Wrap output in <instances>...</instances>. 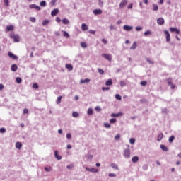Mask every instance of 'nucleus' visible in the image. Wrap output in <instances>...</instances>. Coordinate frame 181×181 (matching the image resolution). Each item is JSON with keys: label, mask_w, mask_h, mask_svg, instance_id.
<instances>
[{"label": "nucleus", "mask_w": 181, "mask_h": 181, "mask_svg": "<svg viewBox=\"0 0 181 181\" xmlns=\"http://www.w3.org/2000/svg\"><path fill=\"white\" fill-rule=\"evenodd\" d=\"M93 13L94 15H101V13H103V11H101V9H95L93 11Z\"/></svg>", "instance_id": "14"}, {"label": "nucleus", "mask_w": 181, "mask_h": 181, "mask_svg": "<svg viewBox=\"0 0 181 181\" xmlns=\"http://www.w3.org/2000/svg\"><path fill=\"white\" fill-rule=\"evenodd\" d=\"M105 128H111V124L110 123H104Z\"/></svg>", "instance_id": "45"}, {"label": "nucleus", "mask_w": 181, "mask_h": 181, "mask_svg": "<svg viewBox=\"0 0 181 181\" xmlns=\"http://www.w3.org/2000/svg\"><path fill=\"white\" fill-rule=\"evenodd\" d=\"M163 33H164V35H165L166 42L169 43V42H170V33H169V31L166 30H164Z\"/></svg>", "instance_id": "6"}, {"label": "nucleus", "mask_w": 181, "mask_h": 181, "mask_svg": "<svg viewBox=\"0 0 181 181\" xmlns=\"http://www.w3.org/2000/svg\"><path fill=\"white\" fill-rule=\"evenodd\" d=\"M160 149H162V151H163V152H168V147H166L165 145L161 144L160 146Z\"/></svg>", "instance_id": "18"}, {"label": "nucleus", "mask_w": 181, "mask_h": 181, "mask_svg": "<svg viewBox=\"0 0 181 181\" xmlns=\"http://www.w3.org/2000/svg\"><path fill=\"white\" fill-rule=\"evenodd\" d=\"M105 86H112V79L109 78V79L105 82Z\"/></svg>", "instance_id": "24"}, {"label": "nucleus", "mask_w": 181, "mask_h": 181, "mask_svg": "<svg viewBox=\"0 0 181 181\" xmlns=\"http://www.w3.org/2000/svg\"><path fill=\"white\" fill-rule=\"evenodd\" d=\"M87 114L88 115H93V109L91 108L88 109Z\"/></svg>", "instance_id": "38"}, {"label": "nucleus", "mask_w": 181, "mask_h": 181, "mask_svg": "<svg viewBox=\"0 0 181 181\" xmlns=\"http://www.w3.org/2000/svg\"><path fill=\"white\" fill-rule=\"evenodd\" d=\"M59 13V9L55 8L51 12L52 16H56Z\"/></svg>", "instance_id": "15"}, {"label": "nucleus", "mask_w": 181, "mask_h": 181, "mask_svg": "<svg viewBox=\"0 0 181 181\" xmlns=\"http://www.w3.org/2000/svg\"><path fill=\"white\" fill-rule=\"evenodd\" d=\"M138 160H139V158L136 156L132 157V161L133 162V163H136V162H138Z\"/></svg>", "instance_id": "17"}, {"label": "nucleus", "mask_w": 181, "mask_h": 181, "mask_svg": "<svg viewBox=\"0 0 181 181\" xmlns=\"http://www.w3.org/2000/svg\"><path fill=\"white\" fill-rule=\"evenodd\" d=\"M162 113L163 114H168V109L167 108H163L162 109Z\"/></svg>", "instance_id": "49"}, {"label": "nucleus", "mask_w": 181, "mask_h": 181, "mask_svg": "<svg viewBox=\"0 0 181 181\" xmlns=\"http://www.w3.org/2000/svg\"><path fill=\"white\" fill-rule=\"evenodd\" d=\"M111 168H112V169H115L116 170H118V165L117 163H111L110 164Z\"/></svg>", "instance_id": "21"}, {"label": "nucleus", "mask_w": 181, "mask_h": 181, "mask_svg": "<svg viewBox=\"0 0 181 181\" xmlns=\"http://www.w3.org/2000/svg\"><path fill=\"white\" fill-rule=\"evenodd\" d=\"M66 138L68 139H71V134H70V133L66 134Z\"/></svg>", "instance_id": "59"}, {"label": "nucleus", "mask_w": 181, "mask_h": 181, "mask_svg": "<svg viewBox=\"0 0 181 181\" xmlns=\"http://www.w3.org/2000/svg\"><path fill=\"white\" fill-rule=\"evenodd\" d=\"M28 113H29V110L28 109L23 110V114H28Z\"/></svg>", "instance_id": "64"}, {"label": "nucleus", "mask_w": 181, "mask_h": 181, "mask_svg": "<svg viewBox=\"0 0 181 181\" xmlns=\"http://www.w3.org/2000/svg\"><path fill=\"white\" fill-rule=\"evenodd\" d=\"M123 29L124 30H126V32H129L131 30H132V29H134V27L131 26V25H124L123 26Z\"/></svg>", "instance_id": "8"}, {"label": "nucleus", "mask_w": 181, "mask_h": 181, "mask_svg": "<svg viewBox=\"0 0 181 181\" xmlns=\"http://www.w3.org/2000/svg\"><path fill=\"white\" fill-rule=\"evenodd\" d=\"M18 70V66L16 64L11 65V71H16Z\"/></svg>", "instance_id": "25"}, {"label": "nucleus", "mask_w": 181, "mask_h": 181, "mask_svg": "<svg viewBox=\"0 0 181 181\" xmlns=\"http://www.w3.org/2000/svg\"><path fill=\"white\" fill-rule=\"evenodd\" d=\"M149 35H152V32H151V30H147L144 33V36H149Z\"/></svg>", "instance_id": "40"}, {"label": "nucleus", "mask_w": 181, "mask_h": 181, "mask_svg": "<svg viewBox=\"0 0 181 181\" xmlns=\"http://www.w3.org/2000/svg\"><path fill=\"white\" fill-rule=\"evenodd\" d=\"M157 23L158 25H164L165 24V19L163 18H159L157 19Z\"/></svg>", "instance_id": "10"}, {"label": "nucleus", "mask_w": 181, "mask_h": 181, "mask_svg": "<svg viewBox=\"0 0 181 181\" xmlns=\"http://www.w3.org/2000/svg\"><path fill=\"white\" fill-rule=\"evenodd\" d=\"M54 156L57 160H61L62 159V156H59V152L57 151H54Z\"/></svg>", "instance_id": "13"}, {"label": "nucleus", "mask_w": 181, "mask_h": 181, "mask_svg": "<svg viewBox=\"0 0 181 181\" xmlns=\"http://www.w3.org/2000/svg\"><path fill=\"white\" fill-rule=\"evenodd\" d=\"M163 138V134H160L158 136V141H162V139Z\"/></svg>", "instance_id": "41"}, {"label": "nucleus", "mask_w": 181, "mask_h": 181, "mask_svg": "<svg viewBox=\"0 0 181 181\" xmlns=\"http://www.w3.org/2000/svg\"><path fill=\"white\" fill-rule=\"evenodd\" d=\"M12 30H13V25H8L6 27V32H11Z\"/></svg>", "instance_id": "22"}, {"label": "nucleus", "mask_w": 181, "mask_h": 181, "mask_svg": "<svg viewBox=\"0 0 181 181\" xmlns=\"http://www.w3.org/2000/svg\"><path fill=\"white\" fill-rule=\"evenodd\" d=\"M79 116H80V115L78 114V112H73L72 117H74V118H78Z\"/></svg>", "instance_id": "29"}, {"label": "nucleus", "mask_w": 181, "mask_h": 181, "mask_svg": "<svg viewBox=\"0 0 181 181\" xmlns=\"http://www.w3.org/2000/svg\"><path fill=\"white\" fill-rule=\"evenodd\" d=\"M16 148H17V149H21V148H22V144L21 142H16Z\"/></svg>", "instance_id": "30"}, {"label": "nucleus", "mask_w": 181, "mask_h": 181, "mask_svg": "<svg viewBox=\"0 0 181 181\" xmlns=\"http://www.w3.org/2000/svg\"><path fill=\"white\" fill-rule=\"evenodd\" d=\"M110 124H115V122H117V119H110Z\"/></svg>", "instance_id": "50"}, {"label": "nucleus", "mask_w": 181, "mask_h": 181, "mask_svg": "<svg viewBox=\"0 0 181 181\" xmlns=\"http://www.w3.org/2000/svg\"><path fill=\"white\" fill-rule=\"evenodd\" d=\"M56 2H57V0H52V1H51L50 4L51 5H55Z\"/></svg>", "instance_id": "60"}, {"label": "nucleus", "mask_w": 181, "mask_h": 181, "mask_svg": "<svg viewBox=\"0 0 181 181\" xmlns=\"http://www.w3.org/2000/svg\"><path fill=\"white\" fill-rule=\"evenodd\" d=\"M135 29L137 32H139V31L142 30L143 28H142V27H136Z\"/></svg>", "instance_id": "55"}, {"label": "nucleus", "mask_w": 181, "mask_h": 181, "mask_svg": "<svg viewBox=\"0 0 181 181\" xmlns=\"http://www.w3.org/2000/svg\"><path fill=\"white\" fill-rule=\"evenodd\" d=\"M81 29H82V30H83V31L88 30V26H87V25H86V23H83V24L81 25Z\"/></svg>", "instance_id": "20"}, {"label": "nucleus", "mask_w": 181, "mask_h": 181, "mask_svg": "<svg viewBox=\"0 0 181 181\" xmlns=\"http://www.w3.org/2000/svg\"><path fill=\"white\" fill-rule=\"evenodd\" d=\"M103 91H107L110 90V87H102Z\"/></svg>", "instance_id": "54"}, {"label": "nucleus", "mask_w": 181, "mask_h": 181, "mask_svg": "<svg viewBox=\"0 0 181 181\" xmlns=\"http://www.w3.org/2000/svg\"><path fill=\"white\" fill-rule=\"evenodd\" d=\"M16 81L18 84H21V83H22V78L21 77H17Z\"/></svg>", "instance_id": "35"}, {"label": "nucleus", "mask_w": 181, "mask_h": 181, "mask_svg": "<svg viewBox=\"0 0 181 181\" xmlns=\"http://www.w3.org/2000/svg\"><path fill=\"white\" fill-rule=\"evenodd\" d=\"M129 144H131L132 145H134V144H135V139L134 138H131L129 139Z\"/></svg>", "instance_id": "43"}, {"label": "nucleus", "mask_w": 181, "mask_h": 181, "mask_svg": "<svg viewBox=\"0 0 181 181\" xmlns=\"http://www.w3.org/2000/svg\"><path fill=\"white\" fill-rule=\"evenodd\" d=\"M30 21L31 22H36V18H35V17H30Z\"/></svg>", "instance_id": "58"}, {"label": "nucleus", "mask_w": 181, "mask_h": 181, "mask_svg": "<svg viewBox=\"0 0 181 181\" xmlns=\"http://www.w3.org/2000/svg\"><path fill=\"white\" fill-rule=\"evenodd\" d=\"M49 22H50V21L49 20H44L42 23V26H46L47 25H49Z\"/></svg>", "instance_id": "31"}, {"label": "nucleus", "mask_w": 181, "mask_h": 181, "mask_svg": "<svg viewBox=\"0 0 181 181\" xmlns=\"http://www.w3.org/2000/svg\"><path fill=\"white\" fill-rule=\"evenodd\" d=\"M119 138H121V135L117 134V135L115 136V141H119Z\"/></svg>", "instance_id": "46"}, {"label": "nucleus", "mask_w": 181, "mask_h": 181, "mask_svg": "<svg viewBox=\"0 0 181 181\" xmlns=\"http://www.w3.org/2000/svg\"><path fill=\"white\" fill-rule=\"evenodd\" d=\"M174 140H175V136H173V135H172V136L169 138V139H168L170 144H172V142H173Z\"/></svg>", "instance_id": "36"}, {"label": "nucleus", "mask_w": 181, "mask_h": 181, "mask_svg": "<svg viewBox=\"0 0 181 181\" xmlns=\"http://www.w3.org/2000/svg\"><path fill=\"white\" fill-rule=\"evenodd\" d=\"M108 176L110 177H117V174L115 173H109Z\"/></svg>", "instance_id": "48"}, {"label": "nucleus", "mask_w": 181, "mask_h": 181, "mask_svg": "<svg viewBox=\"0 0 181 181\" xmlns=\"http://www.w3.org/2000/svg\"><path fill=\"white\" fill-rule=\"evenodd\" d=\"M136 46H138V45H136V42H133L130 47V50H135V49H136Z\"/></svg>", "instance_id": "23"}, {"label": "nucleus", "mask_w": 181, "mask_h": 181, "mask_svg": "<svg viewBox=\"0 0 181 181\" xmlns=\"http://www.w3.org/2000/svg\"><path fill=\"white\" fill-rule=\"evenodd\" d=\"M127 86V83L124 82V81H120V86L121 87H125Z\"/></svg>", "instance_id": "42"}, {"label": "nucleus", "mask_w": 181, "mask_h": 181, "mask_svg": "<svg viewBox=\"0 0 181 181\" xmlns=\"http://www.w3.org/2000/svg\"><path fill=\"white\" fill-rule=\"evenodd\" d=\"M123 156H124L125 159H129L131 158V150L129 148H127L124 151Z\"/></svg>", "instance_id": "1"}, {"label": "nucleus", "mask_w": 181, "mask_h": 181, "mask_svg": "<svg viewBox=\"0 0 181 181\" xmlns=\"http://www.w3.org/2000/svg\"><path fill=\"white\" fill-rule=\"evenodd\" d=\"M29 8L30 9H36L37 11H40V6H37L36 4H30Z\"/></svg>", "instance_id": "9"}, {"label": "nucleus", "mask_w": 181, "mask_h": 181, "mask_svg": "<svg viewBox=\"0 0 181 181\" xmlns=\"http://www.w3.org/2000/svg\"><path fill=\"white\" fill-rule=\"evenodd\" d=\"M170 32H171V33H176L177 35H179V33H180V30H178L177 28H175V27H170L169 28Z\"/></svg>", "instance_id": "5"}, {"label": "nucleus", "mask_w": 181, "mask_h": 181, "mask_svg": "<svg viewBox=\"0 0 181 181\" xmlns=\"http://www.w3.org/2000/svg\"><path fill=\"white\" fill-rule=\"evenodd\" d=\"M127 4L128 0H122L119 5V9H123L125 6H127Z\"/></svg>", "instance_id": "2"}, {"label": "nucleus", "mask_w": 181, "mask_h": 181, "mask_svg": "<svg viewBox=\"0 0 181 181\" xmlns=\"http://www.w3.org/2000/svg\"><path fill=\"white\" fill-rule=\"evenodd\" d=\"M10 37L11 39H13V42H19L20 37H19V36L18 35L11 34Z\"/></svg>", "instance_id": "7"}, {"label": "nucleus", "mask_w": 181, "mask_h": 181, "mask_svg": "<svg viewBox=\"0 0 181 181\" xmlns=\"http://www.w3.org/2000/svg\"><path fill=\"white\" fill-rule=\"evenodd\" d=\"M81 84H84V83H90V79L86 78V79H81L80 81Z\"/></svg>", "instance_id": "27"}, {"label": "nucleus", "mask_w": 181, "mask_h": 181, "mask_svg": "<svg viewBox=\"0 0 181 181\" xmlns=\"http://www.w3.org/2000/svg\"><path fill=\"white\" fill-rule=\"evenodd\" d=\"M88 32L90 35H95V30H90Z\"/></svg>", "instance_id": "57"}, {"label": "nucleus", "mask_w": 181, "mask_h": 181, "mask_svg": "<svg viewBox=\"0 0 181 181\" xmlns=\"http://www.w3.org/2000/svg\"><path fill=\"white\" fill-rule=\"evenodd\" d=\"M102 57H104V59L108 60L109 62H111V60H112V55L110 54H102Z\"/></svg>", "instance_id": "3"}, {"label": "nucleus", "mask_w": 181, "mask_h": 181, "mask_svg": "<svg viewBox=\"0 0 181 181\" xmlns=\"http://www.w3.org/2000/svg\"><path fill=\"white\" fill-rule=\"evenodd\" d=\"M4 2L5 6H9V0H4Z\"/></svg>", "instance_id": "47"}, {"label": "nucleus", "mask_w": 181, "mask_h": 181, "mask_svg": "<svg viewBox=\"0 0 181 181\" xmlns=\"http://www.w3.org/2000/svg\"><path fill=\"white\" fill-rule=\"evenodd\" d=\"M168 86H170L171 90H175L176 86L172 83V81L168 80Z\"/></svg>", "instance_id": "12"}, {"label": "nucleus", "mask_w": 181, "mask_h": 181, "mask_svg": "<svg viewBox=\"0 0 181 181\" xmlns=\"http://www.w3.org/2000/svg\"><path fill=\"white\" fill-rule=\"evenodd\" d=\"M66 69L71 71V70H73V66H71L70 64H66Z\"/></svg>", "instance_id": "28"}, {"label": "nucleus", "mask_w": 181, "mask_h": 181, "mask_svg": "<svg viewBox=\"0 0 181 181\" xmlns=\"http://www.w3.org/2000/svg\"><path fill=\"white\" fill-rule=\"evenodd\" d=\"M115 98H116V100H118L119 101H121V100L122 99V98L119 95V94H116Z\"/></svg>", "instance_id": "39"}, {"label": "nucleus", "mask_w": 181, "mask_h": 181, "mask_svg": "<svg viewBox=\"0 0 181 181\" xmlns=\"http://www.w3.org/2000/svg\"><path fill=\"white\" fill-rule=\"evenodd\" d=\"M81 46L83 49H86V47H87V44L86 42H81Z\"/></svg>", "instance_id": "44"}, {"label": "nucleus", "mask_w": 181, "mask_h": 181, "mask_svg": "<svg viewBox=\"0 0 181 181\" xmlns=\"http://www.w3.org/2000/svg\"><path fill=\"white\" fill-rule=\"evenodd\" d=\"M62 98H63L62 96H59L57 98V100H56V103L57 104H60V103H62Z\"/></svg>", "instance_id": "33"}, {"label": "nucleus", "mask_w": 181, "mask_h": 181, "mask_svg": "<svg viewBox=\"0 0 181 181\" xmlns=\"http://www.w3.org/2000/svg\"><path fill=\"white\" fill-rule=\"evenodd\" d=\"M40 6H46V2L42 1L40 3Z\"/></svg>", "instance_id": "52"}, {"label": "nucleus", "mask_w": 181, "mask_h": 181, "mask_svg": "<svg viewBox=\"0 0 181 181\" xmlns=\"http://www.w3.org/2000/svg\"><path fill=\"white\" fill-rule=\"evenodd\" d=\"M62 23H64V25H69L70 21H69V19H67V18H64L62 20Z\"/></svg>", "instance_id": "26"}, {"label": "nucleus", "mask_w": 181, "mask_h": 181, "mask_svg": "<svg viewBox=\"0 0 181 181\" xmlns=\"http://www.w3.org/2000/svg\"><path fill=\"white\" fill-rule=\"evenodd\" d=\"M158 9H159V7L156 4H153V11H158Z\"/></svg>", "instance_id": "34"}, {"label": "nucleus", "mask_w": 181, "mask_h": 181, "mask_svg": "<svg viewBox=\"0 0 181 181\" xmlns=\"http://www.w3.org/2000/svg\"><path fill=\"white\" fill-rule=\"evenodd\" d=\"M8 56L11 57V59H13V60H18V56L13 54L12 52H8Z\"/></svg>", "instance_id": "11"}, {"label": "nucleus", "mask_w": 181, "mask_h": 181, "mask_svg": "<svg viewBox=\"0 0 181 181\" xmlns=\"http://www.w3.org/2000/svg\"><path fill=\"white\" fill-rule=\"evenodd\" d=\"M95 111H101V107H100V106H96L95 107Z\"/></svg>", "instance_id": "62"}, {"label": "nucleus", "mask_w": 181, "mask_h": 181, "mask_svg": "<svg viewBox=\"0 0 181 181\" xmlns=\"http://www.w3.org/2000/svg\"><path fill=\"white\" fill-rule=\"evenodd\" d=\"M141 86H146V81H143L140 83Z\"/></svg>", "instance_id": "63"}, {"label": "nucleus", "mask_w": 181, "mask_h": 181, "mask_svg": "<svg viewBox=\"0 0 181 181\" xmlns=\"http://www.w3.org/2000/svg\"><path fill=\"white\" fill-rule=\"evenodd\" d=\"M122 116V112H119V113H112L111 114V117H121Z\"/></svg>", "instance_id": "16"}, {"label": "nucleus", "mask_w": 181, "mask_h": 181, "mask_svg": "<svg viewBox=\"0 0 181 181\" xmlns=\"http://www.w3.org/2000/svg\"><path fill=\"white\" fill-rule=\"evenodd\" d=\"M85 169L87 172H91L92 173H98V169L95 168H90L88 167H86Z\"/></svg>", "instance_id": "4"}, {"label": "nucleus", "mask_w": 181, "mask_h": 181, "mask_svg": "<svg viewBox=\"0 0 181 181\" xmlns=\"http://www.w3.org/2000/svg\"><path fill=\"white\" fill-rule=\"evenodd\" d=\"M146 62L149 63V64H153V61L149 59V58H146Z\"/></svg>", "instance_id": "51"}, {"label": "nucleus", "mask_w": 181, "mask_h": 181, "mask_svg": "<svg viewBox=\"0 0 181 181\" xmlns=\"http://www.w3.org/2000/svg\"><path fill=\"white\" fill-rule=\"evenodd\" d=\"M63 34V36L64 37H66L67 39H69V37H70V35L69 34V33H67V31H64V30H62Z\"/></svg>", "instance_id": "19"}, {"label": "nucleus", "mask_w": 181, "mask_h": 181, "mask_svg": "<svg viewBox=\"0 0 181 181\" xmlns=\"http://www.w3.org/2000/svg\"><path fill=\"white\" fill-rule=\"evenodd\" d=\"M109 29H110V30H115L117 28L115 27H114L113 25H110L109 27Z\"/></svg>", "instance_id": "61"}, {"label": "nucleus", "mask_w": 181, "mask_h": 181, "mask_svg": "<svg viewBox=\"0 0 181 181\" xmlns=\"http://www.w3.org/2000/svg\"><path fill=\"white\" fill-rule=\"evenodd\" d=\"M6 132V129L1 127L0 128V134H5Z\"/></svg>", "instance_id": "37"}, {"label": "nucleus", "mask_w": 181, "mask_h": 181, "mask_svg": "<svg viewBox=\"0 0 181 181\" xmlns=\"http://www.w3.org/2000/svg\"><path fill=\"white\" fill-rule=\"evenodd\" d=\"M44 169H45V172H51V170H52V167L47 165V166H45V167L44 168Z\"/></svg>", "instance_id": "32"}, {"label": "nucleus", "mask_w": 181, "mask_h": 181, "mask_svg": "<svg viewBox=\"0 0 181 181\" xmlns=\"http://www.w3.org/2000/svg\"><path fill=\"white\" fill-rule=\"evenodd\" d=\"M98 71L99 74H104V70H103L101 69H98Z\"/></svg>", "instance_id": "53"}, {"label": "nucleus", "mask_w": 181, "mask_h": 181, "mask_svg": "<svg viewBox=\"0 0 181 181\" xmlns=\"http://www.w3.org/2000/svg\"><path fill=\"white\" fill-rule=\"evenodd\" d=\"M33 88H35V89L39 88V85H37V83H34L33 85Z\"/></svg>", "instance_id": "56"}]
</instances>
